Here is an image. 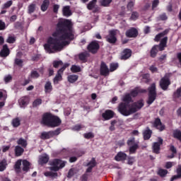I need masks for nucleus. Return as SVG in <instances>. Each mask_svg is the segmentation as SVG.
<instances>
[{"label": "nucleus", "instance_id": "0e129e2a", "mask_svg": "<svg viewBox=\"0 0 181 181\" xmlns=\"http://www.w3.org/2000/svg\"><path fill=\"white\" fill-rule=\"evenodd\" d=\"M172 166H173V163H172V162H167L165 164L166 169H170V168H172Z\"/></svg>", "mask_w": 181, "mask_h": 181}, {"label": "nucleus", "instance_id": "c756f323", "mask_svg": "<svg viewBox=\"0 0 181 181\" xmlns=\"http://www.w3.org/2000/svg\"><path fill=\"white\" fill-rule=\"evenodd\" d=\"M53 87L52 86V83L47 82L45 86V93H51Z\"/></svg>", "mask_w": 181, "mask_h": 181}, {"label": "nucleus", "instance_id": "39448f33", "mask_svg": "<svg viewBox=\"0 0 181 181\" xmlns=\"http://www.w3.org/2000/svg\"><path fill=\"white\" fill-rule=\"evenodd\" d=\"M148 90V100H147V103L148 105H151L156 100V84L155 83H152Z\"/></svg>", "mask_w": 181, "mask_h": 181}, {"label": "nucleus", "instance_id": "f3484780", "mask_svg": "<svg viewBox=\"0 0 181 181\" xmlns=\"http://www.w3.org/2000/svg\"><path fill=\"white\" fill-rule=\"evenodd\" d=\"M11 53L9 48L8 47L7 45H4L3 46L2 49L0 52V57H8Z\"/></svg>", "mask_w": 181, "mask_h": 181}, {"label": "nucleus", "instance_id": "c85d7f7f", "mask_svg": "<svg viewBox=\"0 0 181 181\" xmlns=\"http://www.w3.org/2000/svg\"><path fill=\"white\" fill-rule=\"evenodd\" d=\"M18 145H21L23 148L28 146V141L25 139L20 138L17 141Z\"/></svg>", "mask_w": 181, "mask_h": 181}, {"label": "nucleus", "instance_id": "58836bf2", "mask_svg": "<svg viewBox=\"0 0 181 181\" xmlns=\"http://www.w3.org/2000/svg\"><path fill=\"white\" fill-rule=\"evenodd\" d=\"M95 4H97V0H92L90 1L87 6L88 9H89V11L93 9L94 6H95Z\"/></svg>", "mask_w": 181, "mask_h": 181}, {"label": "nucleus", "instance_id": "4c0bfd02", "mask_svg": "<svg viewBox=\"0 0 181 181\" xmlns=\"http://www.w3.org/2000/svg\"><path fill=\"white\" fill-rule=\"evenodd\" d=\"M174 100H177L181 98V88H178L173 95Z\"/></svg>", "mask_w": 181, "mask_h": 181}, {"label": "nucleus", "instance_id": "5701e85b", "mask_svg": "<svg viewBox=\"0 0 181 181\" xmlns=\"http://www.w3.org/2000/svg\"><path fill=\"white\" fill-rule=\"evenodd\" d=\"M62 13L64 16H71V10H70V6H65L62 8Z\"/></svg>", "mask_w": 181, "mask_h": 181}, {"label": "nucleus", "instance_id": "69168bd1", "mask_svg": "<svg viewBox=\"0 0 181 181\" xmlns=\"http://www.w3.org/2000/svg\"><path fill=\"white\" fill-rule=\"evenodd\" d=\"M11 80H12V76H10V75H8V76H6V77L4 78V81H5L6 83H9V81H11Z\"/></svg>", "mask_w": 181, "mask_h": 181}, {"label": "nucleus", "instance_id": "4be33fe9", "mask_svg": "<svg viewBox=\"0 0 181 181\" xmlns=\"http://www.w3.org/2000/svg\"><path fill=\"white\" fill-rule=\"evenodd\" d=\"M49 162V156L47 154H43L40 156L39 163L40 165H45V163H47Z\"/></svg>", "mask_w": 181, "mask_h": 181}, {"label": "nucleus", "instance_id": "8fccbe9b", "mask_svg": "<svg viewBox=\"0 0 181 181\" xmlns=\"http://www.w3.org/2000/svg\"><path fill=\"white\" fill-rule=\"evenodd\" d=\"M39 73H37L36 71H33L30 74L31 78H39Z\"/></svg>", "mask_w": 181, "mask_h": 181}, {"label": "nucleus", "instance_id": "1a4fd4ad", "mask_svg": "<svg viewBox=\"0 0 181 181\" xmlns=\"http://www.w3.org/2000/svg\"><path fill=\"white\" fill-rule=\"evenodd\" d=\"M52 117L53 115H52L51 113H44L41 120V124H43V125H46V127H49Z\"/></svg>", "mask_w": 181, "mask_h": 181}, {"label": "nucleus", "instance_id": "ddd939ff", "mask_svg": "<svg viewBox=\"0 0 181 181\" xmlns=\"http://www.w3.org/2000/svg\"><path fill=\"white\" fill-rule=\"evenodd\" d=\"M127 37H136L138 36V30L135 28H131L125 33Z\"/></svg>", "mask_w": 181, "mask_h": 181}, {"label": "nucleus", "instance_id": "79ce46f5", "mask_svg": "<svg viewBox=\"0 0 181 181\" xmlns=\"http://www.w3.org/2000/svg\"><path fill=\"white\" fill-rule=\"evenodd\" d=\"M13 4V1L12 0H9L6 1L3 6L4 9H8V8H11Z\"/></svg>", "mask_w": 181, "mask_h": 181}, {"label": "nucleus", "instance_id": "052dcab7", "mask_svg": "<svg viewBox=\"0 0 181 181\" xmlns=\"http://www.w3.org/2000/svg\"><path fill=\"white\" fill-rule=\"evenodd\" d=\"M60 8V6H59L58 4H55L53 6V11L54 12V13H57V12H59V8Z\"/></svg>", "mask_w": 181, "mask_h": 181}, {"label": "nucleus", "instance_id": "774afa93", "mask_svg": "<svg viewBox=\"0 0 181 181\" xmlns=\"http://www.w3.org/2000/svg\"><path fill=\"white\" fill-rule=\"evenodd\" d=\"M127 8H128V9H132V8H134V2L130 1V2L127 4Z\"/></svg>", "mask_w": 181, "mask_h": 181}, {"label": "nucleus", "instance_id": "6ab92c4d", "mask_svg": "<svg viewBox=\"0 0 181 181\" xmlns=\"http://www.w3.org/2000/svg\"><path fill=\"white\" fill-rule=\"evenodd\" d=\"M153 127H155V128L157 129H159V131H163V129H165V126L162 124L160 119H156L153 123Z\"/></svg>", "mask_w": 181, "mask_h": 181}, {"label": "nucleus", "instance_id": "37998d69", "mask_svg": "<svg viewBox=\"0 0 181 181\" xmlns=\"http://www.w3.org/2000/svg\"><path fill=\"white\" fill-rule=\"evenodd\" d=\"M118 69V63H112L110 65V71H115Z\"/></svg>", "mask_w": 181, "mask_h": 181}, {"label": "nucleus", "instance_id": "2f4dec72", "mask_svg": "<svg viewBox=\"0 0 181 181\" xmlns=\"http://www.w3.org/2000/svg\"><path fill=\"white\" fill-rule=\"evenodd\" d=\"M22 165V160H18L14 165L16 172H21V166Z\"/></svg>", "mask_w": 181, "mask_h": 181}, {"label": "nucleus", "instance_id": "2eb2a0df", "mask_svg": "<svg viewBox=\"0 0 181 181\" xmlns=\"http://www.w3.org/2000/svg\"><path fill=\"white\" fill-rule=\"evenodd\" d=\"M100 74L101 76H108L110 74V69L104 62H102L100 64Z\"/></svg>", "mask_w": 181, "mask_h": 181}, {"label": "nucleus", "instance_id": "f8f14e48", "mask_svg": "<svg viewBox=\"0 0 181 181\" xmlns=\"http://www.w3.org/2000/svg\"><path fill=\"white\" fill-rule=\"evenodd\" d=\"M62 124V120L60 118L57 117L52 115V117L51 119V122H49V127L54 128L56 127H59Z\"/></svg>", "mask_w": 181, "mask_h": 181}, {"label": "nucleus", "instance_id": "423d86ee", "mask_svg": "<svg viewBox=\"0 0 181 181\" xmlns=\"http://www.w3.org/2000/svg\"><path fill=\"white\" fill-rule=\"evenodd\" d=\"M127 145L129 146V152L130 155L136 153V150L139 148V142L135 141V138H132L127 141Z\"/></svg>", "mask_w": 181, "mask_h": 181}, {"label": "nucleus", "instance_id": "13d9d810", "mask_svg": "<svg viewBox=\"0 0 181 181\" xmlns=\"http://www.w3.org/2000/svg\"><path fill=\"white\" fill-rule=\"evenodd\" d=\"M35 4H30L28 7V12L29 13H32L35 12Z\"/></svg>", "mask_w": 181, "mask_h": 181}, {"label": "nucleus", "instance_id": "3c124183", "mask_svg": "<svg viewBox=\"0 0 181 181\" xmlns=\"http://www.w3.org/2000/svg\"><path fill=\"white\" fill-rule=\"evenodd\" d=\"M42 104V99H36L33 103V107H37V105H40Z\"/></svg>", "mask_w": 181, "mask_h": 181}, {"label": "nucleus", "instance_id": "09e8293b", "mask_svg": "<svg viewBox=\"0 0 181 181\" xmlns=\"http://www.w3.org/2000/svg\"><path fill=\"white\" fill-rule=\"evenodd\" d=\"M79 59L81 60V62H86L87 59V53H81L79 54Z\"/></svg>", "mask_w": 181, "mask_h": 181}, {"label": "nucleus", "instance_id": "ea45409f", "mask_svg": "<svg viewBox=\"0 0 181 181\" xmlns=\"http://www.w3.org/2000/svg\"><path fill=\"white\" fill-rule=\"evenodd\" d=\"M158 45H156L154 47H153V48L151 49V57H156V54L158 53Z\"/></svg>", "mask_w": 181, "mask_h": 181}, {"label": "nucleus", "instance_id": "412c9836", "mask_svg": "<svg viewBox=\"0 0 181 181\" xmlns=\"http://www.w3.org/2000/svg\"><path fill=\"white\" fill-rule=\"evenodd\" d=\"M54 133L53 132H44L42 133H41V136H40V139H50V138H52V136H53Z\"/></svg>", "mask_w": 181, "mask_h": 181}, {"label": "nucleus", "instance_id": "f03ea898", "mask_svg": "<svg viewBox=\"0 0 181 181\" xmlns=\"http://www.w3.org/2000/svg\"><path fill=\"white\" fill-rule=\"evenodd\" d=\"M141 93H146V90L141 89L140 88H135L129 93H126L122 99L123 103H121L118 107V111L122 115L128 117L131 114L136 112L138 110H141L144 107V100H139L133 104H129L132 101V97H136Z\"/></svg>", "mask_w": 181, "mask_h": 181}, {"label": "nucleus", "instance_id": "dca6fc26", "mask_svg": "<svg viewBox=\"0 0 181 181\" xmlns=\"http://www.w3.org/2000/svg\"><path fill=\"white\" fill-rule=\"evenodd\" d=\"M163 144V139L158 138V142L154 143L153 151L155 153H159L160 146Z\"/></svg>", "mask_w": 181, "mask_h": 181}, {"label": "nucleus", "instance_id": "c03bdc74", "mask_svg": "<svg viewBox=\"0 0 181 181\" xmlns=\"http://www.w3.org/2000/svg\"><path fill=\"white\" fill-rule=\"evenodd\" d=\"M174 138H176L177 139H179V141H181V132L179 130L174 131L173 133Z\"/></svg>", "mask_w": 181, "mask_h": 181}, {"label": "nucleus", "instance_id": "473e14b6", "mask_svg": "<svg viewBox=\"0 0 181 181\" xmlns=\"http://www.w3.org/2000/svg\"><path fill=\"white\" fill-rule=\"evenodd\" d=\"M177 175H174L171 177L170 181L176 180V179H180L181 177V167L177 169Z\"/></svg>", "mask_w": 181, "mask_h": 181}, {"label": "nucleus", "instance_id": "7c9ffc66", "mask_svg": "<svg viewBox=\"0 0 181 181\" xmlns=\"http://www.w3.org/2000/svg\"><path fill=\"white\" fill-rule=\"evenodd\" d=\"M78 80V76L77 75H70L68 76V81L69 83H76Z\"/></svg>", "mask_w": 181, "mask_h": 181}, {"label": "nucleus", "instance_id": "0eeeda50", "mask_svg": "<svg viewBox=\"0 0 181 181\" xmlns=\"http://www.w3.org/2000/svg\"><path fill=\"white\" fill-rule=\"evenodd\" d=\"M66 67H69V64H65L63 67H62L57 72V75L54 78V84H59V81H62L63 80V78L62 76V74H63V71L66 70Z\"/></svg>", "mask_w": 181, "mask_h": 181}, {"label": "nucleus", "instance_id": "bb28decb", "mask_svg": "<svg viewBox=\"0 0 181 181\" xmlns=\"http://www.w3.org/2000/svg\"><path fill=\"white\" fill-rule=\"evenodd\" d=\"M49 5H50V1H49V0L43 1L42 4L41 5V10L42 11V12H45V11H47Z\"/></svg>", "mask_w": 181, "mask_h": 181}, {"label": "nucleus", "instance_id": "5fc2aeb1", "mask_svg": "<svg viewBox=\"0 0 181 181\" xmlns=\"http://www.w3.org/2000/svg\"><path fill=\"white\" fill-rule=\"evenodd\" d=\"M139 16V15H138V13L136 12H133L132 14V16L130 18V19L132 21H136V19H138V17Z\"/></svg>", "mask_w": 181, "mask_h": 181}, {"label": "nucleus", "instance_id": "bf43d9fd", "mask_svg": "<svg viewBox=\"0 0 181 181\" xmlns=\"http://www.w3.org/2000/svg\"><path fill=\"white\" fill-rule=\"evenodd\" d=\"M170 149L171 152L173 153V155L171 156H169L168 158L172 159V158H173V156H174L173 154L176 153V148H175V146H170Z\"/></svg>", "mask_w": 181, "mask_h": 181}, {"label": "nucleus", "instance_id": "e2e57ef3", "mask_svg": "<svg viewBox=\"0 0 181 181\" xmlns=\"http://www.w3.org/2000/svg\"><path fill=\"white\" fill-rule=\"evenodd\" d=\"M143 78H144V80H146V81H144L145 83H149V74L144 75Z\"/></svg>", "mask_w": 181, "mask_h": 181}, {"label": "nucleus", "instance_id": "9d476101", "mask_svg": "<svg viewBox=\"0 0 181 181\" xmlns=\"http://www.w3.org/2000/svg\"><path fill=\"white\" fill-rule=\"evenodd\" d=\"M117 30H110L109 35L106 37V40L108 43L114 45L117 42Z\"/></svg>", "mask_w": 181, "mask_h": 181}, {"label": "nucleus", "instance_id": "a18cd8bd", "mask_svg": "<svg viewBox=\"0 0 181 181\" xmlns=\"http://www.w3.org/2000/svg\"><path fill=\"white\" fill-rule=\"evenodd\" d=\"M158 174L159 176H161V177H163L168 175V170L160 169L158 172Z\"/></svg>", "mask_w": 181, "mask_h": 181}, {"label": "nucleus", "instance_id": "e433bc0d", "mask_svg": "<svg viewBox=\"0 0 181 181\" xmlns=\"http://www.w3.org/2000/svg\"><path fill=\"white\" fill-rule=\"evenodd\" d=\"M72 73H80L81 71V67L77 65H73L71 68Z\"/></svg>", "mask_w": 181, "mask_h": 181}, {"label": "nucleus", "instance_id": "603ef678", "mask_svg": "<svg viewBox=\"0 0 181 181\" xmlns=\"http://www.w3.org/2000/svg\"><path fill=\"white\" fill-rule=\"evenodd\" d=\"M15 64L17 66H19V67H22V66H23V61H22V59H16Z\"/></svg>", "mask_w": 181, "mask_h": 181}, {"label": "nucleus", "instance_id": "de8ad7c7", "mask_svg": "<svg viewBox=\"0 0 181 181\" xmlns=\"http://www.w3.org/2000/svg\"><path fill=\"white\" fill-rule=\"evenodd\" d=\"M45 176H49L50 177H56L57 176V173L46 172L44 173Z\"/></svg>", "mask_w": 181, "mask_h": 181}, {"label": "nucleus", "instance_id": "9b49d317", "mask_svg": "<svg viewBox=\"0 0 181 181\" xmlns=\"http://www.w3.org/2000/svg\"><path fill=\"white\" fill-rule=\"evenodd\" d=\"M98 49H100V45L97 41L91 42L88 46V50H89L90 53H97Z\"/></svg>", "mask_w": 181, "mask_h": 181}, {"label": "nucleus", "instance_id": "a19ab883", "mask_svg": "<svg viewBox=\"0 0 181 181\" xmlns=\"http://www.w3.org/2000/svg\"><path fill=\"white\" fill-rule=\"evenodd\" d=\"M63 62L62 61H54L53 62V66L55 68V69H59V67H63Z\"/></svg>", "mask_w": 181, "mask_h": 181}, {"label": "nucleus", "instance_id": "338daca9", "mask_svg": "<svg viewBox=\"0 0 181 181\" xmlns=\"http://www.w3.org/2000/svg\"><path fill=\"white\" fill-rule=\"evenodd\" d=\"M150 70H151V71H152V73H156V71H158V69L156 67H155L154 66H151L150 67Z\"/></svg>", "mask_w": 181, "mask_h": 181}, {"label": "nucleus", "instance_id": "a211bd4d", "mask_svg": "<svg viewBox=\"0 0 181 181\" xmlns=\"http://www.w3.org/2000/svg\"><path fill=\"white\" fill-rule=\"evenodd\" d=\"M132 52L129 49H125L122 54L121 59L122 60H127V59H129V57L132 56Z\"/></svg>", "mask_w": 181, "mask_h": 181}, {"label": "nucleus", "instance_id": "6e6552de", "mask_svg": "<svg viewBox=\"0 0 181 181\" xmlns=\"http://www.w3.org/2000/svg\"><path fill=\"white\" fill-rule=\"evenodd\" d=\"M168 76L169 74H165V76L160 81V87L162 90H168V87L170 86V81L169 80Z\"/></svg>", "mask_w": 181, "mask_h": 181}, {"label": "nucleus", "instance_id": "680f3d73", "mask_svg": "<svg viewBox=\"0 0 181 181\" xmlns=\"http://www.w3.org/2000/svg\"><path fill=\"white\" fill-rule=\"evenodd\" d=\"M158 5H159V0H154L152 4L153 9H154V8H156Z\"/></svg>", "mask_w": 181, "mask_h": 181}, {"label": "nucleus", "instance_id": "393cba45", "mask_svg": "<svg viewBox=\"0 0 181 181\" xmlns=\"http://www.w3.org/2000/svg\"><path fill=\"white\" fill-rule=\"evenodd\" d=\"M95 165H97V163L95 162V159L92 158V160L88 164V168L86 170L87 173H89V172H91L93 168H94Z\"/></svg>", "mask_w": 181, "mask_h": 181}, {"label": "nucleus", "instance_id": "7ed1b4c3", "mask_svg": "<svg viewBox=\"0 0 181 181\" xmlns=\"http://www.w3.org/2000/svg\"><path fill=\"white\" fill-rule=\"evenodd\" d=\"M168 32H169V30H165L164 32L158 34L154 38L155 42H159V40H160L159 45V50L160 52H162V50H165V47H166L168 37H165V35H168Z\"/></svg>", "mask_w": 181, "mask_h": 181}, {"label": "nucleus", "instance_id": "20e7f679", "mask_svg": "<svg viewBox=\"0 0 181 181\" xmlns=\"http://www.w3.org/2000/svg\"><path fill=\"white\" fill-rule=\"evenodd\" d=\"M49 165L51 166L49 168L50 170H52L53 172H58V170L63 169V168L66 166V161L62 159L55 158L50 160Z\"/></svg>", "mask_w": 181, "mask_h": 181}, {"label": "nucleus", "instance_id": "4468645a", "mask_svg": "<svg viewBox=\"0 0 181 181\" xmlns=\"http://www.w3.org/2000/svg\"><path fill=\"white\" fill-rule=\"evenodd\" d=\"M114 111L111 110H107L106 111H105V112L102 114V117L105 121H108V119L114 118Z\"/></svg>", "mask_w": 181, "mask_h": 181}, {"label": "nucleus", "instance_id": "a878e982", "mask_svg": "<svg viewBox=\"0 0 181 181\" xmlns=\"http://www.w3.org/2000/svg\"><path fill=\"white\" fill-rule=\"evenodd\" d=\"M23 152H25V150L22 147L19 146L15 147L16 156H21Z\"/></svg>", "mask_w": 181, "mask_h": 181}, {"label": "nucleus", "instance_id": "f704fd0d", "mask_svg": "<svg viewBox=\"0 0 181 181\" xmlns=\"http://www.w3.org/2000/svg\"><path fill=\"white\" fill-rule=\"evenodd\" d=\"M151 135H152V131L151 129H147L144 132V139H149L151 138Z\"/></svg>", "mask_w": 181, "mask_h": 181}, {"label": "nucleus", "instance_id": "864d4df0", "mask_svg": "<svg viewBox=\"0 0 181 181\" xmlns=\"http://www.w3.org/2000/svg\"><path fill=\"white\" fill-rule=\"evenodd\" d=\"M83 136L86 139H90L91 138H94V134H93V133H91V132H89V133H86V134H83Z\"/></svg>", "mask_w": 181, "mask_h": 181}, {"label": "nucleus", "instance_id": "6e6d98bb", "mask_svg": "<svg viewBox=\"0 0 181 181\" xmlns=\"http://www.w3.org/2000/svg\"><path fill=\"white\" fill-rule=\"evenodd\" d=\"M5 29H6V24L2 20H0V30H5Z\"/></svg>", "mask_w": 181, "mask_h": 181}, {"label": "nucleus", "instance_id": "f257e3e1", "mask_svg": "<svg viewBox=\"0 0 181 181\" xmlns=\"http://www.w3.org/2000/svg\"><path fill=\"white\" fill-rule=\"evenodd\" d=\"M71 21L61 20L57 25V31L53 33L51 37L47 40L44 45V49L48 53H56L63 50L64 46L69 45L67 40H73L74 34L71 28Z\"/></svg>", "mask_w": 181, "mask_h": 181}, {"label": "nucleus", "instance_id": "cd10ccee", "mask_svg": "<svg viewBox=\"0 0 181 181\" xmlns=\"http://www.w3.org/2000/svg\"><path fill=\"white\" fill-rule=\"evenodd\" d=\"M30 166V163L26 160H23V170L24 172H28L29 170V167Z\"/></svg>", "mask_w": 181, "mask_h": 181}, {"label": "nucleus", "instance_id": "4d7b16f0", "mask_svg": "<svg viewBox=\"0 0 181 181\" xmlns=\"http://www.w3.org/2000/svg\"><path fill=\"white\" fill-rule=\"evenodd\" d=\"M16 38L13 36H9L7 39V43H15Z\"/></svg>", "mask_w": 181, "mask_h": 181}, {"label": "nucleus", "instance_id": "b1692460", "mask_svg": "<svg viewBox=\"0 0 181 181\" xmlns=\"http://www.w3.org/2000/svg\"><path fill=\"white\" fill-rule=\"evenodd\" d=\"M18 102L20 105H22L23 107L25 105H28V104H29V97L28 96L23 97L19 100Z\"/></svg>", "mask_w": 181, "mask_h": 181}, {"label": "nucleus", "instance_id": "49530a36", "mask_svg": "<svg viewBox=\"0 0 181 181\" xmlns=\"http://www.w3.org/2000/svg\"><path fill=\"white\" fill-rule=\"evenodd\" d=\"M111 2H112V0H101L100 4L102 6H109Z\"/></svg>", "mask_w": 181, "mask_h": 181}, {"label": "nucleus", "instance_id": "72a5a7b5", "mask_svg": "<svg viewBox=\"0 0 181 181\" xmlns=\"http://www.w3.org/2000/svg\"><path fill=\"white\" fill-rule=\"evenodd\" d=\"M6 160L4 159L0 162V172H4L6 169Z\"/></svg>", "mask_w": 181, "mask_h": 181}, {"label": "nucleus", "instance_id": "aec40b11", "mask_svg": "<svg viewBox=\"0 0 181 181\" xmlns=\"http://www.w3.org/2000/svg\"><path fill=\"white\" fill-rule=\"evenodd\" d=\"M115 160L119 162L120 160H125L127 159V154L124 152H119L115 157Z\"/></svg>", "mask_w": 181, "mask_h": 181}, {"label": "nucleus", "instance_id": "c9c22d12", "mask_svg": "<svg viewBox=\"0 0 181 181\" xmlns=\"http://www.w3.org/2000/svg\"><path fill=\"white\" fill-rule=\"evenodd\" d=\"M12 125L15 128L19 127V125H21V119H19V117L13 119L12 121Z\"/></svg>", "mask_w": 181, "mask_h": 181}]
</instances>
